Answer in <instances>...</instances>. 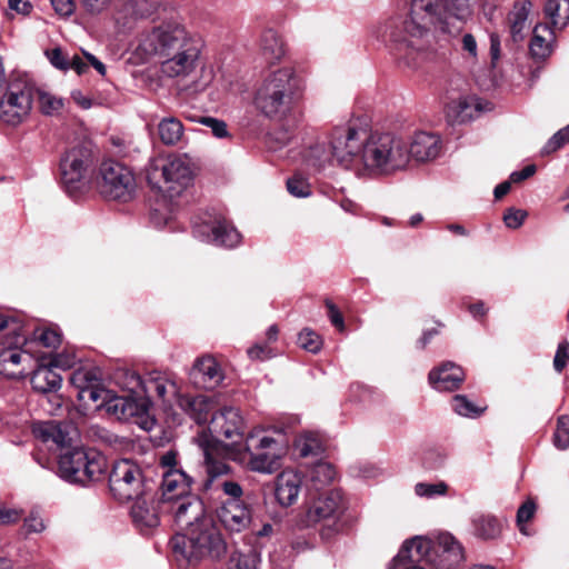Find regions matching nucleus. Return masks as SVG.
Segmentation results:
<instances>
[{
	"mask_svg": "<svg viewBox=\"0 0 569 569\" xmlns=\"http://www.w3.org/2000/svg\"><path fill=\"white\" fill-rule=\"evenodd\" d=\"M201 42L176 19L163 20L142 31L134 54L142 61H158L163 78L183 83L191 92L203 91L210 82L203 76Z\"/></svg>",
	"mask_w": 569,
	"mask_h": 569,
	"instance_id": "1",
	"label": "nucleus"
},
{
	"mask_svg": "<svg viewBox=\"0 0 569 569\" xmlns=\"http://www.w3.org/2000/svg\"><path fill=\"white\" fill-rule=\"evenodd\" d=\"M463 23L448 10V0H411L406 17L391 18L383 37L401 68L417 70L435 56L432 27L450 37L458 36Z\"/></svg>",
	"mask_w": 569,
	"mask_h": 569,
	"instance_id": "2",
	"label": "nucleus"
},
{
	"mask_svg": "<svg viewBox=\"0 0 569 569\" xmlns=\"http://www.w3.org/2000/svg\"><path fill=\"white\" fill-rule=\"evenodd\" d=\"M341 162L358 177H388L409 167L406 138L355 127L338 137Z\"/></svg>",
	"mask_w": 569,
	"mask_h": 569,
	"instance_id": "3",
	"label": "nucleus"
},
{
	"mask_svg": "<svg viewBox=\"0 0 569 569\" xmlns=\"http://www.w3.org/2000/svg\"><path fill=\"white\" fill-rule=\"evenodd\" d=\"M305 80L293 67L284 66L268 72L253 93L256 110L269 120L290 117L302 100Z\"/></svg>",
	"mask_w": 569,
	"mask_h": 569,
	"instance_id": "4",
	"label": "nucleus"
},
{
	"mask_svg": "<svg viewBox=\"0 0 569 569\" xmlns=\"http://www.w3.org/2000/svg\"><path fill=\"white\" fill-rule=\"evenodd\" d=\"M170 547L177 561L196 563L207 557L218 559L227 546L213 519H204L187 531L176 533Z\"/></svg>",
	"mask_w": 569,
	"mask_h": 569,
	"instance_id": "5",
	"label": "nucleus"
},
{
	"mask_svg": "<svg viewBox=\"0 0 569 569\" xmlns=\"http://www.w3.org/2000/svg\"><path fill=\"white\" fill-rule=\"evenodd\" d=\"M149 184L169 198L182 194L193 181L191 160L187 154L171 153L150 161L147 169Z\"/></svg>",
	"mask_w": 569,
	"mask_h": 569,
	"instance_id": "6",
	"label": "nucleus"
},
{
	"mask_svg": "<svg viewBox=\"0 0 569 569\" xmlns=\"http://www.w3.org/2000/svg\"><path fill=\"white\" fill-rule=\"evenodd\" d=\"M288 448V441L282 432L269 433L262 429H253L248 433L244 443L247 467L256 472L273 473L280 469Z\"/></svg>",
	"mask_w": 569,
	"mask_h": 569,
	"instance_id": "7",
	"label": "nucleus"
},
{
	"mask_svg": "<svg viewBox=\"0 0 569 569\" xmlns=\"http://www.w3.org/2000/svg\"><path fill=\"white\" fill-rule=\"evenodd\" d=\"M108 468L106 457L93 448L74 447L59 457L58 475L70 483L87 485L102 480Z\"/></svg>",
	"mask_w": 569,
	"mask_h": 569,
	"instance_id": "8",
	"label": "nucleus"
},
{
	"mask_svg": "<svg viewBox=\"0 0 569 569\" xmlns=\"http://www.w3.org/2000/svg\"><path fill=\"white\" fill-rule=\"evenodd\" d=\"M36 92V84L27 77L11 78L0 96V121L16 127L28 119Z\"/></svg>",
	"mask_w": 569,
	"mask_h": 569,
	"instance_id": "9",
	"label": "nucleus"
},
{
	"mask_svg": "<svg viewBox=\"0 0 569 569\" xmlns=\"http://www.w3.org/2000/svg\"><path fill=\"white\" fill-rule=\"evenodd\" d=\"M343 510L345 503L341 491L332 489L320 493L312 500L301 517L300 523L303 527L321 526V537L330 539L339 531V520Z\"/></svg>",
	"mask_w": 569,
	"mask_h": 569,
	"instance_id": "10",
	"label": "nucleus"
},
{
	"mask_svg": "<svg viewBox=\"0 0 569 569\" xmlns=\"http://www.w3.org/2000/svg\"><path fill=\"white\" fill-rule=\"evenodd\" d=\"M94 159L91 143L81 141L68 147L60 157V181L64 190L72 194L79 191L89 178Z\"/></svg>",
	"mask_w": 569,
	"mask_h": 569,
	"instance_id": "11",
	"label": "nucleus"
},
{
	"mask_svg": "<svg viewBox=\"0 0 569 569\" xmlns=\"http://www.w3.org/2000/svg\"><path fill=\"white\" fill-rule=\"evenodd\" d=\"M109 489L121 502L141 498L149 491L140 466L130 459H121L113 463L109 475Z\"/></svg>",
	"mask_w": 569,
	"mask_h": 569,
	"instance_id": "12",
	"label": "nucleus"
},
{
	"mask_svg": "<svg viewBox=\"0 0 569 569\" xmlns=\"http://www.w3.org/2000/svg\"><path fill=\"white\" fill-rule=\"evenodd\" d=\"M159 467L162 470L161 502L163 505H171L178 499L191 496L193 479L181 467L176 451L169 450L161 455Z\"/></svg>",
	"mask_w": 569,
	"mask_h": 569,
	"instance_id": "13",
	"label": "nucleus"
},
{
	"mask_svg": "<svg viewBox=\"0 0 569 569\" xmlns=\"http://www.w3.org/2000/svg\"><path fill=\"white\" fill-rule=\"evenodd\" d=\"M132 171L117 161H104L100 166V193L108 199L129 201L136 192Z\"/></svg>",
	"mask_w": 569,
	"mask_h": 569,
	"instance_id": "14",
	"label": "nucleus"
},
{
	"mask_svg": "<svg viewBox=\"0 0 569 569\" xmlns=\"http://www.w3.org/2000/svg\"><path fill=\"white\" fill-rule=\"evenodd\" d=\"M193 234L202 242L233 248L241 241L238 230L221 214L206 213L193 224Z\"/></svg>",
	"mask_w": 569,
	"mask_h": 569,
	"instance_id": "15",
	"label": "nucleus"
},
{
	"mask_svg": "<svg viewBox=\"0 0 569 569\" xmlns=\"http://www.w3.org/2000/svg\"><path fill=\"white\" fill-rule=\"evenodd\" d=\"M346 131H355V127L347 126L336 128L330 133L328 141L311 144L305 154V161L307 164L321 169L332 161H336L340 167L350 170L347 164L341 162L340 156L338 154V137Z\"/></svg>",
	"mask_w": 569,
	"mask_h": 569,
	"instance_id": "16",
	"label": "nucleus"
},
{
	"mask_svg": "<svg viewBox=\"0 0 569 569\" xmlns=\"http://www.w3.org/2000/svg\"><path fill=\"white\" fill-rule=\"evenodd\" d=\"M209 430L217 438H224L237 443L244 431V420L240 410L229 406L214 411L209 421Z\"/></svg>",
	"mask_w": 569,
	"mask_h": 569,
	"instance_id": "17",
	"label": "nucleus"
},
{
	"mask_svg": "<svg viewBox=\"0 0 569 569\" xmlns=\"http://www.w3.org/2000/svg\"><path fill=\"white\" fill-rule=\"evenodd\" d=\"M431 566L436 569H455L465 560L461 543L449 532H440L432 540Z\"/></svg>",
	"mask_w": 569,
	"mask_h": 569,
	"instance_id": "18",
	"label": "nucleus"
},
{
	"mask_svg": "<svg viewBox=\"0 0 569 569\" xmlns=\"http://www.w3.org/2000/svg\"><path fill=\"white\" fill-rule=\"evenodd\" d=\"M433 558L432 540L423 536H416L403 542L399 552L388 566V569H398L407 565L427 562L431 565Z\"/></svg>",
	"mask_w": 569,
	"mask_h": 569,
	"instance_id": "19",
	"label": "nucleus"
},
{
	"mask_svg": "<svg viewBox=\"0 0 569 569\" xmlns=\"http://www.w3.org/2000/svg\"><path fill=\"white\" fill-rule=\"evenodd\" d=\"M169 511L172 513L180 531H187L199 522H203L204 519H212V517L207 513L201 499L193 495L178 499L171 503Z\"/></svg>",
	"mask_w": 569,
	"mask_h": 569,
	"instance_id": "20",
	"label": "nucleus"
},
{
	"mask_svg": "<svg viewBox=\"0 0 569 569\" xmlns=\"http://www.w3.org/2000/svg\"><path fill=\"white\" fill-rule=\"evenodd\" d=\"M217 517L229 532H241L251 522L252 516L248 505L241 499H228L217 509Z\"/></svg>",
	"mask_w": 569,
	"mask_h": 569,
	"instance_id": "21",
	"label": "nucleus"
},
{
	"mask_svg": "<svg viewBox=\"0 0 569 569\" xmlns=\"http://www.w3.org/2000/svg\"><path fill=\"white\" fill-rule=\"evenodd\" d=\"M409 163L427 162L436 159L441 152V139L438 134L427 131L416 132L406 139Z\"/></svg>",
	"mask_w": 569,
	"mask_h": 569,
	"instance_id": "22",
	"label": "nucleus"
},
{
	"mask_svg": "<svg viewBox=\"0 0 569 569\" xmlns=\"http://www.w3.org/2000/svg\"><path fill=\"white\" fill-rule=\"evenodd\" d=\"M189 376L194 386L203 389L217 388L224 378L219 363L210 356L197 359Z\"/></svg>",
	"mask_w": 569,
	"mask_h": 569,
	"instance_id": "23",
	"label": "nucleus"
},
{
	"mask_svg": "<svg viewBox=\"0 0 569 569\" xmlns=\"http://www.w3.org/2000/svg\"><path fill=\"white\" fill-rule=\"evenodd\" d=\"M26 342L24 335L17 333L11 335L4 340L0 341L3 348L0 350V373L8 378H17L21 376L22 371L18 370L21 362L22 352L18 348L20 345Z\"/></svg>",
	"mask_w": 569,
	"mask_h": 569,
	"instance_id": "24",
	"label": "nucleus"
},
{
	"mask_svg": "<svg viewBox=\"0 0 569 569\" xmlns=\"http://www.w3.org/2000/svg\"><path fill=\"white\" fill-rule=\"evenodd\" d=\"M134 500L131 508L132 520L142 533H148L160 521L153 505V495L148 491L141 498H136Z\"/></svg>",
	"mask_w": 569,
	"mask_h": 569,
	"instance_id": "25",
	"label": "nucleus"
},
{
	"mask_svg": "<svg viewBox=\"0 0 569 569\" xmlns=\"http://www.w3.org/2000/svg\"><path fill=\"white\" fill-rule=\"evenodd\" d=\"M106 410L118 420L129 421L136 419L138 422V419L146 415L147 407L144 402H139L133 398L112 393L111 398H108Z\"/></svg>",
	"mask_w": 569,
	"mask_h": 569,
	"instance_id": "26",
	"label": "nucleus"
},
{
	"mask_svg": "<svg viewBox=\"0 0 569 569\" xmlns=\"http://www.w3.org/2000/svg\"><path fill=\"white\" fill-rule=\"evenodd\" d=\"M463 380L462 368L452 362H446L429 372V382L438 391H453Z\"/></svg>",
	"mask_w": 569,
	"mask_h": 569,
	"instance_id": "27",
	"label": "nucleus"
},
{
	"mask_svg": "<svg viewBox=\"0 0 569 569\" xmlns=\"http://www.w3.org/2000/svg\"><path fill=\"white\" fill-rule=\"evenodd\" d=\"M177 403L198 425L207 423L216 407L213 399L204 395L178 396Z\"/></svg>",
	"mask_w": 569,
	"mask_h": 569,
	"instance_id": "28",
	"label": "nucleus"
},
{
	"mask_svg": "<svg viewBox=\"0 0 569 569\" xmlns=\"http://www.w3.org/2000/svg\"><path fill=\"white\" fill-rule=\"evenodd\" d=\"M301 478L299 473L292 470H284L276 481V498L283 507L293 505L299 496L301 488Z\"/></svg>",
	"mask_w": 569,
	"mask_h": 569,
	"instance_id": "29",
	"label": "nucleus"
},
{
	"mask_svg": "<svg viewBox=\"0 0 569 569\" xmlns=\"http://www.w3.org/2000/svg\"><path fill=\"white\" fill-rule=\"evenodd\" d=\"M32 433L43 442H53L59 447L69 443L70 437L67 427L57 421H40L32 425Z\"/></svg>",
	"mask_w": 569,
	"mask_h": 569,
	"instance_id": "30",
	"label": "nucleus"
},
{
	"mask_svg": "<svg viewBox=\"0 0 569 569\" xmlns=\"http://www.w3.org/2000/svg\"><path fill=\"white\" fill-rule=\"evenodd\" d=\"M531 2L529 0H518L515 2L512 10L508 16L510 34L515 42L521 41L527 29L528 16L531 11Z\"/></svg>",
	"mask_w": 569,
	"mask_h": 569,
	"instance_id": "31",
	"label": "nucleus"
},
{
	"mask_svg": "<svg viewBox=\"0 0 569 569\" xmlns=\"http://www.w3.org/2000/svg\"><path fill=\"white\" fill-rule=\"evenodd\" d=\"M61 381V376L54 371L50 363L40 366L31 377L33 389L43 393L59 389Z\"/></svg>",
	"mask_w": 569,
	"mask_h": 569,
	"instance_id": "32",
	"label": "nucleus"
},
{
	"mask_svg": "<svg viewBox=\"0 0 569 569\" xmlns=\"http://www.w3.org/2000/svg\"><path fill=\"white\" fill-rule=\"evenodd\" d=\"M472 533L481 539L497 538L502 528V523L492 515L479 513L475 515L471 519Z\"/></svg>",
	"mask_w": 569,
	"mask_h": 569,
	"instance_id": "33",
	"label": "nucleus"
},
{
	"mask_svg": "<svg viewBox=\"0 0 569 569\" xmlns=\"http://www.w3.org/2000/svg\"><path fill=\"white\" fill-rule=\"evenodd\" d=\"M124 19H146L160 8L161 0H121Z\"/></svg>",
	"mask_w": 569,
	"mask_h": 569,
	"instance_id": "34",
	"label": "nucleus"
},
{
	"mask_svg": "<svg viewBox=\"0 0 569 569\" xmlns=\"http://www.w3.org/2000/svg\"><path fill=\"white\" fill-rule=\"evenodd\" d=\"M553 31L547 26L538 24L533 29V36L530 41V52L533 58L545 59L551 53V41Z\"/></svg>",
	"mask_w": 569,
	"mask_h": 569,
	"instance_id": "35",
	"label": "nucleus"
},
{
	"mask_svg": "<svg viewBox=\"0 0 569 569\" xmlns=\"http://www.w3.org/2000/svg\"><path fill=\"white\" fill-rule=\"evenodd\" d=\"M260 51L267 62L273 63L284 54L283 43L273 30H266L260 40Z\"/></svg>",
	"mask_w": 569,
	"mask_h": 569,
	"instance_id": "36",
	"label": "nucleus"
},
{
	"mask_svg": "<svg viewBox=\"0 0 569 569\" xmlns=\"http://www.w3.org/2000/svg\"><path fill=\"white\" fill-rule=\"evenodd\" d=\"M543 11L555 29L561 30L569 22V0H548Z\"/></svg>",
	"mask_w": 569,
	"mask_h": 569,
	"instance_id": "37",
	"label": "nucleus"
},
{
	"mask_svg": "<svg viewBox=\"0 0 569 569\" xmlns=\"http://www.w3.org/2000/svg\"><path fill=\"white\" fill-rule=\"evenodd\" d=\"M158 133L162 143L166 146H174L183 137V124L178 118H163L158 123Z\"/></svg>",
	"mask_w": 569,
	"mask_h": 569,
	"instance_id": "38",
	"label": "nucleus"
},
{
	"mask_svg": "<svg viewBox=\"0 0 569 569\" xmlns=\"http://www.w3.org/2000/svg\"><path fill=\"white\" fill-rule=\"evenodd\" d=\"M336 471L333 467L326 461L317 462L308 472V478L311 482V486L316 490H320L325 486L331 483L335 479Z\"/></svg>",
	"mask_w": 569,
	"mask_h": 569,
	"instance_id": "39",
	"label": "nucleus"
},
{
	"mask_svg": "<svg viewBox=\"0 0 569 569\" xmlns=\"http://www.w3.org/2000/svg\"><path fill=\"white\" fill-rule=\"evenodd\" d=\"M39 109L44 116H59L64 109L66 100L51 92L37 88Z\"/></svg>",
	"mask_w": 569,
	"mask_h": 569,
	"instance_id": "40",
	"label": "nucleus"
},
{
	"mask_svg": "<svg viewBox=\"0 0 569 569\" xmlns=\"http://www.w3.org/2000/svg\"><path fill=\"white\" fill-rule=\"evenodd\" d=\"M144 388L147 392H154L163 402L169 401L170 396H179L176 383L160 376L151 378Z\"/></svg>",
	"mask_w": 569,
	"mask_h": 569,
	"instance_id": "41",
	"label": "nucleus"
},
{
	"mask_svg": "<svg viewBox=\"0 0 569 569\" xmlns=\"http://www.w3.org/2000/svg\"><path fill=\"white\" fill-rule=\"evenodd\" d=\"M450 108L457 112V117L460 121H466L475 117L471 109H473L475 112H481L483 110L481 102L475 97L459 98L457 101L452 102Z\"/></svg>",
	"mask_w": 569,
	"mask_h": 569,
	"instance_id": "42",
	"label": "nucleus"
},
{
	"mask_svg": "<svg viewBox=\"0 0 569 569\" xmlns=\"http://www.w3.org/2000/svg\"><path fill=\"white\" fill-rule=\"evenodd\" d=\"M260 562L259 555L249 550L247 553L233 552L229 560L228 569H257Z\"/></svg>",
	"mask_w": 569,
	"mask_h": 569,
	"instance_id": "43",
	"label": "nucleus"
},
{
	"mask_svg": "<svg viewBox=\"0 0 569 569\" xmlns=\"http://www.w3.org/2000/svg\"><path fill=\"white\" fill-rule=\"evenodd\" d=\"M296 447L301 457L319 456L322 452L321 441L311 433L301 436Z\"/></svg>",
	"mask_w": 569,
	"mask_h": 569,
	"instance_id": "44",
	"label": "nucleus"
},
{
	"mask_svg": "<svg viewBox=\"0 0 569 569\" xmlns=\"http://www.w3.org/2000/svg\"><path fill=\"white\" fill-rule=\"evenodd\" d=\"M112 392L108 389H104L100 386V380L93 383L91 387L84 389L83 391L78 392V398L82 401L91 400L92 402H97L101 400L100 406L106 408V403L108 398H111Z\"/></svg>",
	"mask_w": 569,
	"mask_h": 569,
	"instance_id": "45",
	"label": "nucleus"
},
{
	"mask_svg": "<svg viewBox=\"0 0 569 569\" xmlns=\"http://www.w3.org/2000/svg\"><path fill=\"white\" fill-rule=\"evenodd\" d=\"M452 409L460 416L475 418L482 413L483 409L478 408L467 397L457 395L452 398Z\"/></svg>",
	"mask_w": 569,
	"mask_h": 569,
	"instance_id": "46",
	"label": "nucleus"
},
{
	"mask_svg": "<svg viewBox=\"0 0 569 569\" xmlns=\"http://www.w3.org/2000/svg\"><path fill=\"white\" fill-rule=\"evenodd\" d=\"M298 345L306 351L317 353L322 347V340L311 329H303L298 336Z\"/></svg>",
	"mask_w": 569,
	"mask_h": 569,
	"instance_id": "47",
	"label": "nucleus"
},
{
	"mask_svg": "<svg viewBox=\"0 0 569 569\" xmlns=\"http://www.w3.org/2000/svg\"><path fill=\"white\" fill-rule=\"evenodd\" d=\"M448 10L460 23H466L472 16L470 0H448Z\"/></svg>",
	"mask_w": 569,
	"mask_h": 569,
	"instance_id": "48",
	"label": "nucleus"
},
{
	"mask_svg": "<svg viewBox=\"0 0 569 569\" xmlns=\"http://www.w3.org/2000/svg\"><path fill=\"white\" fill-rule=\"evenodd\" d=\"M98 380L96 372L88 369H78L70 377V381L78 389V392L91 387Z\"/></svg>",
	"mask_w": 569,
	"mask_h": 569,
	"instance_id": "49",
	"label": "nucleus"
},
{
	"mask_svg": "<svg viewBox=\"0 0 569 569\" xmlns=\"http://www.w3.org/2000/svg\"><path fill=\"white\" fill-rule=\"evenodd\" d=\"M569 143V124L557 131L542 147L541 154L548 156Z\"/></svg>",
	"mask_w": 569,
	"mask_h": 569,
	"instance_id": "50",
	"label": "nucleus"
},
{
	"mask_svg": "<svg viewBox=\"0 0 569 569\" xmlns=\"http://www.w3.org/2000/svg\"><path fill=\"white\" fill-rule=\"evenodd\" d=\"M448 491V485L443 481L436 483L419 482L415 486V492L419 497L433 498L445 496Z\"/></svg>",
	"mask_w": 569,
	"mask_h": 569,
	"instance_id": "51",
	"label": "nucleus"
},
{
	"mask_svg": "<svg viewBox=\"0 0 569 569\" xmlns=\"http://www.w3.org/2000/svg\"><path fill=\"white\" fill-rule=\"evenodd\" d=\"M206 468L209 480L212 481L214 478L227 475L230 471V466L221 459H216L211 453L206 450Z\"/></svg>",
	"mask_w": 569,
	"mask_h": 569,
	"instance_id": "52",
	"label": "nucleus"
},
{
	"mask_svg": "<svg viewBox=\"0 0 569 569\" xmlns=\"http://www.w3.org/2000/svg\"><path fill=\"white\" fill-rule=\"evenodd\" d=\"M553 442L555 446L559 449L569 448V417H559L553 435Z\"/></svg>",
	"mask_w": 569,
	"mask_h": 569,
	"instance_id": "53",
	"label": "nucleus"
},
{
	"mask_svg": "<svg viewBox=\"0 0 569 569\" xmlns=\"http://www.w3.org/2000/svg\"><path fill=\"white\" fill-rule=\"evenodd\" d=\"M287 189L290 194L298 198H306L311 193L310 184L305 178L300 176H293L292 178L288 179Z\"/></svg>",
	"mask_w": 569,
	"mask_h": 569,
	"instance_id": "54",
	"label": "nucleus"
},
{
	"mask_svg": "<svg viewBox=\"0 0 569 569\" xmlns=\"http://www.w3.org/2000/svg\"><path fill=\"white\" fill-rule=\"evenodd\" d=\"M36 339L47 348H57L61 343V335L58 330L51 328L39 329L36 331Z\"/></svg>",
	"mask_w": 569,
	"mask_h": 569,
	"instance_id": "55",
	"label": "nucleus"
},
{
	"mask_svg": "<svg viewBox=\"0 0 569 569\" xmlns=\"http://www.w3.org/2000/svg\"><path fill=\"white\" fill-rule=\"evenodd\" d=\"M23 531L26 535L41 533L46 530V523L38 511H31L23 521Z\"/></svg>",
	"mask_w": 569,
	"mask_h": 569,
	"instance_id": "56",
	"label": "nucleus"
},
{
	"mask_svg": "<svg viewBox=\"0 0 569 569\" xmlns=\"http://www.w3.org/2000/svg\"><path fill=\"white\" fill-rule=\"evenodd\" d=\"M77 362V356L73 351H62L60 353L54 355L49 363L54 369L68 370L72 368Z\"/></svg>",
	"mask_w": 569,
	"mask_h": 569,
	"instance_id": "57",
	"label": "nucleus"
},
{
	"mask_svg": "<svg viewBox=\"0 0 569 569\" xmlns=\"http://www.w3.org/2000/svg\"><path fill=\"white\" fill-rule=\"evenodd\" d=\"M461 51L468 61L476 62L478 60V43L471 33H465L462 36Z\"/></svg>",
	"mask_w": 569,
	"mask_h": 569,
	"instance_id": "58",
	"label": "nucleus"
},
{
	"mask_svg": "<svg viewBox=\"0 0 569 569\" xmlns=\"http://www.w3.org/2000/svg\"><path fill=\"white\" fill-rule=\"evenodd\" d=\"M569 363V343L567 341L558 345L555 358L553 368L557 372H561Z\"/></svg>",
	"mask_w": 569,
	"mask_h": 569,
	"instance_id": "59",
	"label": "nucleus"
},
{
	"mask_svg": "<svg viewBox=\"0 0 569 569\" xmlns=\"http://www.w3.org/2000/svg\"><path fill=\"white\" fill-rule=\"evenodd\" d=\"M527 217V212L521 209L510 208L503 214V221L508 228H519Z\"/></svg>",
	"mask_w": 569,
	"mask_h": 569,
	"instance_id": "60",
	"label": "nucleus"
},
{
	"mask_svg": "<svg viewBox=\"0 0 569 569\" xmlns=\"http://www.w3.org/2000/svg\"><path fill=\"white\" fill-rule=\"evenodd\" d=\"M536 506L532 501H527L520 506L517 512V523L521 532L526 533L525 525L535 515Z\"/></svg>",
	"mask_w": 569,
	"mask_h": 569,
	"instance_id": "61",
	"label": "nucleus"
},
{
	"mask_svg": "<svg viewBox=\"0 0 569 569\" xmlns=\"http://www.w3.org/2000/svg\"><path fill=\"white\" fill-rule=\"evenodd\" d=\"M200 123L209 127L217 138H223L228 134L227 124L222 120L212 117H202Z\"/></svg>",
	"mask_w": 569,
	"mask_h": 569,
	"instance_id": "62",
	"label": "nucleus"
},
{
	"mask_svg": "<svg viewBox=\"0 0 569 569\" xmlns=\"http://www.w3.org/2000/svg\"><path fill=\"white\" fill-rule=\"evenodd\" d=\"M446 458L447 456L445 452L437 449H431L425 453L423 462L427 468L437 469L445 463Z\"/></svg>",
	"mask_w": 569,
	"mask_h": 569,
	"instance_id": "63",
	"label": "nucleus"
},
{
	"mask_svg": "<svg viewBox=\"0 0 569 569\" xmlns=\"http://www.w3.org/2000/svg\"><path fill=\"white\" fill-rule=\"evenodd\" d=\"M51 6L60 17H70L76 10L74 0H50Z\"/></svg>",
	"mask_w": 569,
	"mask_h": 569,
	"instance_id": "64",
	"label": "nucleus"
}]
</instances>
